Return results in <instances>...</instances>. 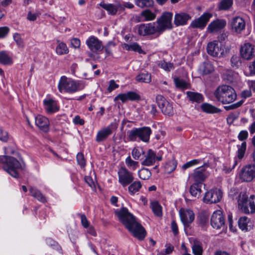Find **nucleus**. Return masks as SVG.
I'll return each mask as SVG.
<instances>
[{"mask_svg":"<svg viewBox=\"0 0 255 255\" xmlns=\"http://www.w3.org/2000/svg\"><path fill=\"white\" fill-rule=\"evenodd\" d=\"M119 220L125 225L128 231L136 238L143 240L146 236L144 228L135 220L134 216L126 208L115 211Z\"/></svg>","mask_w":255,"mask_h":255,"instance_id":"obj_1","label":"nucleus"},{"mask_svg":"<svg viewBox=\"0 0 255 255\" xmlns=\"http://www.w3.org/2000/svg\"><path fill=\"white\" fill-rule=\"evenodd\" d=\"M214 95L218 101L224 104L231 103L237 98L235 90L228 85L219 87L215 91Z\"/></svg>","mask_w":255,"mask_h":255,"instance_id":"obj_2","label":"nucleus"},{"mask_svg":"<svg viewBox=\"0 0 255 255\" xmlns=\"http://www.w3.org/2000/svg\"><path fill=\"white\" fill-rule=\"evenodd\" d=\"M0 162L3 164V168L9 175L14 178H17L18 172L21 170L20 163L14 157L2 155L0 156Z\"/></svg>","mask_w":255,"mask_h":255,"instance_id":"obj_3","label":"nucleus"},{"mask_svg":"<svg viewBox=\"0 0 255 255\" xmlns=\"http://www.w3.org/2000/svg\"><path fill=\"white\" fill-rule=\"evenodd\" d=\"M84 85L79 81H75L71 79H68L65 76L61 77L58 88L61 93H74L78 91L83 89Z\"/></svg>","mask_w":255,"mask_h":255,"instance_id":"obj_4","label":"nucleus"},{"mask_svg":"<svg viewBox=\"0 0 255 255\" xmlns=\"http://www.w3.org/2000/svg\"><path fill=\"white\" fill-rule=\"evenodd\" d=\"M151 130L149 127L134 128L128 132V138L130 141H135L137 138L143 142L149 141Z\"/></svg>","mask_w":255,"mask_h":255,"instance_id":"obj_5","label":"nucleus"},{"mask_svg":"<svg viewBox=\"0 0 255 255\" xmlns=\"http://www.w3.org/2000/svg\"><path fill=\"white\" fill-rule=\"evenodd\" d=\"M238 151L237 156L234 158V161L232 163H230V165L228 166L227 164H225L223 165V170L225 173H228L232 171V169L241 162L242 159L244 157L245 152L246 150L247 144L246 141H243L241 145H238Z\"/></svg>","mask_w":255,"mask_h":255,"instance_id":"obj_6","label":"nucleus"},{"mask_svg":"<svg viewBox=\"0 0 255 255\" xmlns=\"http://www.w3.org/2000/svg\"><path fill=\"white\" fill-rule=\"evenodd\" d=\"M245 198L242 199L240 201V205L239 208L246 214L255 213V196L251 195L248 197V194L246 193Z\"/></svg>","mask_w":255,"mask_h":255,"instance_id":"obj_7","label":"nucleus"},{"mask_svg":"<svg viewBox=\"0 0 255 255\" xmlns=\"http://www.w3.org/2000/svg\"><path fill=\"white\" fill-rule=\"evenodd\" d=\"M172 16V13L165 12L162 14L160 18L157 19L156 26L158 30V34L161 33L167 29H171L172 28L171 20Z\"/></svg>","mask_w":255,"mask_h":255,"instance_id":"obj_8","label":"nucleus"},{"mask_svg":"<svg viewBox=\"0 0 255 255\" xmlns=\"http://www.w3.org/2000/svg\"><path fill=\"white\" fill-rule=\"evenodd\" d=\"M117 128L118 125L116 123H111L108 126L102 128L97 132L96 141L100 142L106 140Z\"/></svg>","mask_w":255,"mask_h":255,"instance_id":"obj_9","label":"nucleus"},{"mask_svg":"<svg viewBox=\"0 0 255 255\" xmlns=\"http://www.w3.org/2000/svg\"><path fill=\"white\" fill-rule=\"evenodd\" d=\"M118 181L123 186L126 187L129 185L134 180L133 174L125 167H121L118 170Z\"/></svg>","mask_w":255,"mask_h":255,"instance_id":"obj_10","label":"nucleus"},{"mask_svg":"<svg viewBox=\"0 0 255 255\" xmlns=\"http://www.w3.org/2000/svg\"><path fill=\"white\" fill-rule=\"evenodd\" d=\"M240 55L243 59L249 60L255 56V45L245 41L240 49Z\"/></svg>","mask_w":255,"mask_h":255,"instance_id":"obj_11","label":"nucleus"},{"mask_svg":"<svg viewBox=\"0 0 255 255\" xmlns=\"http://www.w3.org/2000/svg\"><path fill=\"white\" fill-rule=\"evenodd\" d=\"M255 177V165L249 164L244 166L239 172V178L243 182H251Z\"/></svg>","mask_w":255,"mask_h":255,"instance_id":"obj_12","label":"nucleus"},{"mask_svg":"<svg viewBox=\"0 0 255 255\" xmlns=\"http://www.w3.org/2000/svg\"><path fill=\"white\" fill-rule=\"evenodd\" d=\"M156 102L163 114L169 116L173 115L174 111L172 105L162 95H158L156 96Z\"/></svg>","mask_w":255,"mask_h":255,"instance_id":"obj_13","label":"nucleus"},{"mask_svg":"<svg viewBox=\"0 0 255 255\" xmlns=\"http://www.w3.org/2000/svg\"><path fill=\"white\" fill-rule=\"evenodd\" d=\"M136 28L138 33L142 36L158 33L156 24L155 22L141 24L136 26Z\"/></svg>","mask_w":255,"mask_h":255,"instance_id":"obj_14","label":"nucleus"},{"mask_svg":"<svg viewBox=\"0 0 255 255\" xmlns=\"http://www.w3.org/2000/svg\"><path fill=\"white\" fill-rule=\"evenodd\" d=\"M222 196L223 193L220 189H212L205 193L203 201L207 204L216 203L220 201Z\"/></svg>","mask_w":255,"mask_h":255,"instance_id":"obj_15","label":"nucleus"},{"mask_svg":"<svg viewBox=\"0 0 255 255\" xmlns=\"http://www.w3.org/2000/svg\"><path fill=\"white\" fill-rule=\"evenodd\" d=\"M207 52L213 57H220L224 55V51L222 44L218 41H213L208 44Z\"/></svg>","mask_w":255,"mask_h":255,"instance_id":"obj_16","label":"nucleus"},{"mask_svg":"<svg viewBox=\"0 0 255 255\" xmlns=\"http://www.w3.org/2000/svg\"><path fill=\"white\" fill-rule=\"evenodd\" d=\"M208 166V163H205L203 166L197 168L194 170V172L191 175V178L194 183L203 184V182L207 177L204 167Z\"/></svg>","mask_w":255,"mask_h":255,"instance_id":"obj_17","label":"nucleus"},{"mask_svg":"<svg viewBox=\"0 0 255 255\" xmlns=\"http://www.w3.org/2000/svg\"><path fill=\"white\" fill-rule=\"evenodd\" d=\"M211 225L216 229H220L225 226V219L220 210L215 211L211 218Z\"/></svg>","mask_w":255,"mask_h":255,"instance_id":"obj_18","label":"nucleus"},{"mask_svg":"<svg viewBox=\"0 0 255 255\" xmlns=\"http://www.w3.org/2000/svg\"><path fill=\"white\" fill-rule=\"evenodd\" d=\"M179 215L185 228L188 227L195 218L193 212L190 209H181L179 210Z\"/></svg>","mask_w":255,"mask_h":255,"instance_id":"obj_19","label":"nucleus"},{"mask_svg":"<svg viewBox=\"0 0 255 255\" xmlns=\"http://www.w3.org/2000/svg\"><path fill=\"white\" fill-rule=\"evenodd\" d=\"M232 30L236 33H240L246 27V23L243 18L240 16H235L230 21Z\"/></svg>","mask_w":255,"mask_h":255,"instance_id":"obj_20","label":"nucleus"},{"mask_svg":"<svg viewBox=\"0 0 255 255\" xmlns=\"http://www.w3.org/2000/svg\"><path fill=\"white\" fill-rule=\"evenodd\" d=\"M145 158L141 162V164L144 166H149L153 165L156 160L160 161L162 160L161 155H156L154 151L149 149L144 155Z\"/></svg>","mask_w":255,"mask_h":255,"instance_id":"obj_21","label":"nucleus"},{"mask_svg":"<svg viewBox=\"0 0 255 255\" xmlns=\"http://www.w3.org/2000/svg\"><path fill=\"white\" fill-rule=\"evenodd\" d=\"M140 99V96L134 92H128L127 93L120 94L114 99L115 101L121 100L123 103H125L128 100L138 101Z\"/></svg>","mask_w":255,"mask_h":255,"instance_id":"obj_22","label":"nucleus"},{"mask_svg":"<svg viewBox=\"0 0 255 255\" xmlns=\"http://www.w3.org/2000/svg\"><path fill=\"white\" fill-rule=\"evenodd\" d=\"M36 126L41 131L46 132L49 129L50 123L49 120L42 115H37L35 118Z\"/></svg>","mask_w":255,"mask_h":255,"instance_id":"obj_23","label":"nucleus"},{"mask_svg":"<svg viewBox=\"0 0 255 255\" xmlns=\"http://www.w3.org/2000/svg\"><path fill=\"white\" fill-rule=\"evenodd\" d=\"M86 44L89 48L94 52L101 51L103 49L102 41L94 36L90 37L86 40Z\"/></svg>","mask_w":255,"mask_h":255,"instance_id":"obj_24","label":"nucleus"},{"mask_svg":"<svg viewBox=\"0 0 255 255\" xmlns=\"http://www.w3.org/2000/svg\"><path fill=\"white\" fill-rule=\"evenodd\" d=\"M191 18V16L189 14L184 12H180L175 14L174 23L177 26L184 25L187 23Z\"/></svg>","mask_w":255,"mask_h":255,"instance_id":"obj_25","label":"nucleus"},{"mask_svg":"<svg viewBox=\"0 0 255 255\" xmlns=\"http://www.w3.org/2000/svg\"><path fill=\"white\" fill-rule=\"evenodd\" d=\"M156 15L155 13L149 9L142 10L138 16H136L137 22L152 21L155 19Z\"/></svg>","mask_w":255,"mask_h":255,"instance_id":"obj_26","label":"nucleus"},{"mask_svg":"<svg viewBox=\"0 0 255 255\" xmlns=\"http://www.w3.org/2000/svg\"><path fill=\"white\" fill-rule=\"evenodd\" d=\"M211 15L209 13H204L199 18L193 21L190 25L193 28H204L208 22Z\"/></svg>","mask_w":255,"mask_h":255,"instance_id":"obj_27","label":"nucleus"},{"mask_svg":"<svg viewBox=\"0 0 255 255\" xmlns=\"http://www.w3.org/2000/svg\"><path fill=\"white\" fill-rule=\"evenodd\" d=\"M44 108L48 114H53L59 110V107L55 101L51 99H45L43 101Z\"/></svg>","mask_w":255,"mask_h":255,"instance_id":"obj_28","label":"nucleus"},{"mask_svg":"<svg viewBox=\"0 0 255 255\" xmlns=\"http://www.w3.org/2000/svg\"><path fill=\"white\" fill-rule=\"evenodd\" d=\"M226 25V22L225 20L217 19L209 24L207 29L209 32L214 33L223 28Z\"/></svg>","mask_w":255,"mask_h":255,"instance_id":"obj_29","label":"nucleus"},{"mask_svg":"<svg viewBox=\"0 0 255 255\" xmlns=\"http://www.w3.org/2000/svg\"><path fill=\"white\" fill-rule=\"evenodd\" d=\"M238 225L242 231H250L253 227V224L250 219L246 216H243L240 218L238 221Z\"/></svg>","mask_w":255,"mask_h":255,"instance_id":"obj_30","label":"nucleus"},{"mask_svg":"<svg viewBox=\"0 0 255 255\" xmlns=\"http://www.w3.org/2000/svg\"><path fill=\"white\" fill-rule=\"evenodd\" d=\"M246 192L245 191H240L236 188H232L229 192V196L234 200H237L238 207L240 205V201L242 199L244 198Z\"/></svg>","mask_w":255,"mask_h":255,"instance_id":"obj_31","label":"nucleus"},{"mask_svg":"<svg viewBox=\"0 0 255 255\" xmlns=\"http://www.w3.org/2000/svg\"><path fill=\"white\" fill-rule=\"evenodd\" d=\"M100 5L102 8L106 9L109 14L112 15L115 14L117 13L118 9L120 7V5L119 4L106 3L104 2H101L100 3Z\"/></svg>","mask_w":255,"mask_h":255,"instance_id":"obj_32","label":"nucleus"},{"mask_svg":"<svg viewBox=\"0 0 255 255\" xmlns=\"http://www.w3.org/2000/svg\"><path fill=\"white\" fill-rule=\"evenodd\" d=\"M202 184L198 183H193L190 187V193L191 195L195 197L199 198L201 195Z\"/></svg>","mask_w":255,"mask_h":255,"instance_id":"obj_33","label":"nucleus"},{"mask_svg":"<svg viewBox=\"0 0 255 255\" xmlns=\"http://www.w3.org/2000/svg\"><path fill=\"white\" fill-rule=\"evenodd\" d=\"M201 108L204 112L208 114H216L221 112L219 109L206 103L202 104Z\"/></svg>","mask_w":255,"mask_h":255,"instance_id":"obj_34","label":"nucleus"},{"mask_svg":"<svg viewBox=\"0 0 255 255\" xmlns=\"http://www.w3.org/2000/svg\"><path fill=\"white\" fill-rule=\"evenodd\" d=\"M214 70L213 65L210 62H205L201 64L199 68V71L202 74H209Z\"/></svg>","mask_w":255,"mask_h":255,"instance_id":"obj_35","label":"nucleus"},{"mask_svg":"<svg viewBox=\"0 0 255 255\" xmlns=\"http://www.w3.org/2000/svg\"><path fill=\"white\" fill-rule=\"evenodd\" d=\"M123 47L128 51H133L139 53H145L139 45L136 42L131 44L125 43L123 44Z\"/></svg>","mask_w":255,"mask_h":255,"instance_id":"obj_36","label":"nucleus"},{"mask_svg":"<svg viewBox=\"0 0 255 255\" xmlns=\"http://www.w3.org/2000/svg\"><path fill=\"white\" fill-rule=\"evenodd\" d=\"M186 94L189 100L192 102L200 103L203 101V97L200 93L188 91Z\"/></svg>","mask_w":255,"mask_h":255,"instance_id":"obj_37","label":"nucleus"},{"mask_svg":"<svg viewBox=\"0 0 255 255\" xmlns=\"http://www.w3.org/2000/svg\"><path fill=\"white\" fill-rule=\"evenodd\" d=\"M129 184L128 187V191L129 193L131 195H133L136 192H138L142 187L141 183L139 181H133L132 182Z\"/></svg>","mask_w":255,"mask_h":255,"instance_id":"obj_38","label":"nucleus"},{"mask_svg":"<svg viewBox=\"0 0 255 255\" xmlns=\"http://www.w3.org/2000/svg\"><path fill=\"white\" fill-rule=\"evenodd\" d=\"M0 63L3 65H10L12 63V59L6 51L0 52Z\"/></svg>","mask_w":255,"mask_h":255,"instance_id":"obj_39","label":"nucleus"},{"mask_svg":"<svg viewBox=\"0 0 255 255\" xmlns=\"http://www.w3.org/2000/svg\"><path fill=\"white\" fill-rule=\"evenodd\" d=\"M29 191L31 196L36 198L38 201L43 203L46 202V199L45 197L40 192V191L37 189L31 187L30 188Z\"/></svg>","mask_w":255,"mask_h":255,"instance_id":"obj_40","label":"nucleus"},{"mask_svg":"<svg viewBox=\"0 0 255 255\" xmlns=\"http://www.w3.org/2000/svg\"><path fill=\"white\" fill-rule=\"evenodd\" d=\"M57 42L58 44L56 48V53L59 55L67 54L69 52V49L66 44L63 42H60L58 40Z\"/></svg>","mask_w":255,"mask_h":255,"instance_id":"obj_41","label":"nucleus"},{"mask_svg":"<svg viewBox=\"0 0 255 255\" xmlns=\"http://www.w3.org/2000/svg\"><path fill=\"white\" fill-rule=\"evenodd\" d=\"M135 79L138 82L149 83L151 81V76L148 72L141 73L136 77Z\"/></svg>","mask_w":255,"mask_h":255,"instance_id":"obj_42","label":"nucleus"},{"mask_svg":"<svg viewBox=\"0 0 255 255\" xmlns=\"http://www.w3.org/2000/svg\"><path fill=\"white\" fill-rule=\"evenodd\" d=\"M125 163L128 169L131 170H135L139 167L138 162L133 160L130 156L126 158Z\"/></svg>","mask_w":255,"mask_h":255,"instance_id":"obj_43","label":"nucleus"},{"mask_svg":"<svg viewBox=\"0 0 255 255\" xmlns=\"http://www.w3.org/2000/svg\"><path fill=\"white\" fill-rule=\"evenodd\" d=\"M177 166V162L174 159H172L168 162L165 165L164 168L165 171L167 173H170L173 171Z\"/></svg>","mask_w":255,"mask_h":255,"instance_id":"obj_44","label":"nucleus"},{"mask_svg":"<svg viewBox=\"0 0 255 255\" xmlns=\"http://www.w3.org/2000/svg\"><path fill=\"white\" fill-rule=\"evenodd\" d=\"M144 154V151L142 148L139 146L134 147L131 151L132 157L135 159H139L140 157Z\"/></svg>","mask_w":255,"mask_h":255,"instance_id":"obj_45","label":"nucleus"},{"mask_svg":"<svg viewBox=\"0 0 255 255\" xmlns=\"http://www.w3.org/2000/svg\"><path fill=\"white\" fill-rule=\"evenodd\" d=\"M135 4L140 8L150 7L153 5V0H135Z\"/></svg>","mask_w":255,"mask_h":255,"instance_id":"obj_46","label":"nucleus"},{"mask_svg":"<svg viewBox=\"0 0 255 255\" xmlns=\"http://www.w3.org/2000/svg\"><path fill=\"white\" fill-rule=\"evenodd\" d=\"M158 66L165 71L169 72L174 68V65L170 62H167L165 60H161L158 64Z\"/></svg>","mask_w":255,"mask_h":255,"instance_id":"obj_47","label":"nucleus"},{"mask_svg":"<svg viewBox=\"0 0 255 255\" xmlns=\"http://www.w3.org/2000/svg\"><path fill=\"white\" fill-rule=\"evenodd\" d=\"M151 208L154 214L158 216L161 217L162 215L161 206L157 202H153L151 204Z\"/></svg>","mask_w":255,"mask_h":255,"instance_id":"obj_48","label":"nucleus"},{"mask_svg":"<svg viewBox=\"0 0 255 255\" xmlns=\"http://www.w3.org/2000/svg\"><path fill=\"white\" fill-rule=\"evenodd\" d=\"M138 177L142 180H147L151 176V173L149 170L142 168L138 171Z\"/></svg>","mask_w":255,"mask_h":255,"instance_id":"obj_49","label":"nucleus"},{"mask_svg":"<svg viewBox=\"0 0 255 255\" xmlns=\"http://www.w3.org/2000/svg\"><path fill=\"white\" fill-rule=\"evenodd\" d=\"M174 83L176 86L181 89H187L189 87V84L183 79L176 78L174 79Z\"/></svg>","mask_w":255,"mask_h":255,"instance_id":"obj_50","label":"nucleus"},{"mask_svg":"<svg viewBox=\"0 0 255 255\" xmlns=\"http://www.w3.org/2000/svg\"><path fill=\"white\" fill-rule=\"evenodd\" d=\"M192 249L194 255H202V247L199 242H195L192 247Z\"/></svg>","mask_w":255,"mask_h":255,"instance_id":"obj_51","label":"nucleus"},{"mask_svg":"<svg viewBox=\"0 0 255 255\" xmlns=\"http://www.w3.org/2000/svg\"><path fill=\"white\" fill-rule=\"evenodd\" d=\"M233 4V0H222L219 4L220 10H227Z\"/></svg>","mask_w":255,"mask_h":255,"instance_id":"obj_52","label":"nucleus"},{"mask_svg":"<svg viewBox=\"0 0 255 255\" xmlns=\"http://www.w3.org/2000/svg\"><path fill=\"white\" fill-rule=\"evenodd\" d=\"M231 65L233 67L238 68L241 65V57L237 55H233L231 59Z\"/></svg>","mask_w":255,"mask_h":255,"instance_id":"obj_53","label":"nucleus"},{"mask_svg":"<svg viewBox=\"0 0 255 255\" xmlns=\"http://www.w3.org/2000/svg\"><path fill=\"white\" fill-rule=\"evenodd\" d=\"M201 162V160L198 159H193L191 161H189L182 166V168L183 169H186L189 167H191L192 166L196 165L198 164H199Z\"/></svg>","mask_w":255,"mask_h":255,"instance_id":"obj_54","label":"nucleus"},{"mask_svg":"<svg viewBox=\"0 0 255 255\" xmlns=\"http://www.w3.org/2000/svg\"><path fill=\"white\" fill-rule=\"evenodd\" d=\"M13 38L18 46H23V40L20 34L18 33H14L13 35Z\"/></svg>","mask_w":255,"mask_h":255,"instance_id":"obj_55","label":"nucleus"},{"mask_svg":"<svg viewBox=\"0 0 255 255\" xmlns=\"http://www.w3.org/2000/svg\"><path fill=\"white\" fill-rule=\"evenodd\" d=\"M77 161L78 163L82 167L86 164L85 159L83 153L79 152L77 155Z\"/></svg>","mask_w":255,"mask_h":255,"instance_id":"obj_56","label":"nucleus"},{"mask_svg":"<svg viewBox=\"0 0 255 255\" xmlns=\"http://www.w3.org/2000/svg\"><path fill=\"white\" fill-rule=\"evenodd\" d=\"M80 219L81 222L83 227L84 228H88V227H89V226H90V223L86 216L84 214L80 215Z\"/></svg>","mask_w":255,"mask_h":255,"instance_id":"obj_57","label":"nucleus"},{"mask_svg":"<svg viewBox=\"0 0 255 255\" xmlns=\"http://www.w3.org/2000/svg\"><path fill=\"white\" fill-rule=\"evenodd\" d=\"M248 132L246 130H243L239 132L238 138L240 140L244 141L248 138Z\"/></svg>","mask_w":255,"mask_h":255,"instance_id":"obj_58","label":"nucleus"},{"mask_svg":"<svg viewBox=\"0 0 255 255\" xmlns=\"http://www.w3.org/2000/svg\"><path fill=\"white\" fill-rule=\"evenodd\" d=\"M9 29L8 27L4 26L0 27V38H4L8 34Z\"/></svg>","mask_w":255,"mask_h":255,"instance_id":"obj_59","label":"nucleus"},{"mask_svg":"<svg viewBox=\"0 0 255 255\" xmlns=\"http://www.w3.org/2000/svg\"><path fill=\"white\" fill-rule=\"evenodd\" d=\"M8 139V135L6 131L0 128V140L3 142H6Z\"/></svg>","mask_w":255,"mask_h":255,"instance_id":"obj_60","label":"nucleus"},{"mask_svg":"<svg viewBox=\"0 0 255 255\" xmlns=\"http://www.w3.org/2000/svg\"><path fill=\"white\" fill-rule=\"evenodd\" d=\"M242 103H243L242 102L240 101V102L236 103H235L234 104H232L231 105H230V106H225L224 108L226 110H230L235 109H237V108L240 107L242 105Z\"/></svg>","mask_w":255,"mask_h":255,"instance_id":"obj_61","label":"nucleus"},{"mask_svg":"<svg viewBox=\"0 0 255 255\" xmlns=\"http://www.w3.org/2000/svg\"><path fill=\"white\" fill-rule=\"evenodd\" d=\"M119 87V85L116 83L115 81L113 80H111L109 82V85L108 88V90L109 92H111L113 90L118 88Z\"/></svg>","mask_w":255,"mask_h":255,"instance_id":"obj_62","label":"nucleus"},{"mask_svg":"<svg viewBox=\"0 0 255 255\" xmlns=\"http://www.w3.org/2000/svg\"><path fill=\"white\" fill-rule=\"evenodd\" d=\"M71 45L74 48H78L80 46V40L76 38H72L71 40Z\"/></svg>","mask_w":255,"mask_h":255,"instance_id":"obj_63","label":"nucleus"},{"mask_svg":"<svg viewBox=\"0 0 255 255\" xmlns=\"http://www.w3.org/2000/svg\"><path fill=\"white\" fill-rule=\"evenodd\" d=\"M249 69L251 75H255V59L250 62L249 65Z\"/></svg>","mask_w":255,"mask_h":255,"instance_id":"obj_64","label":"nucleus"}]
</instances>
